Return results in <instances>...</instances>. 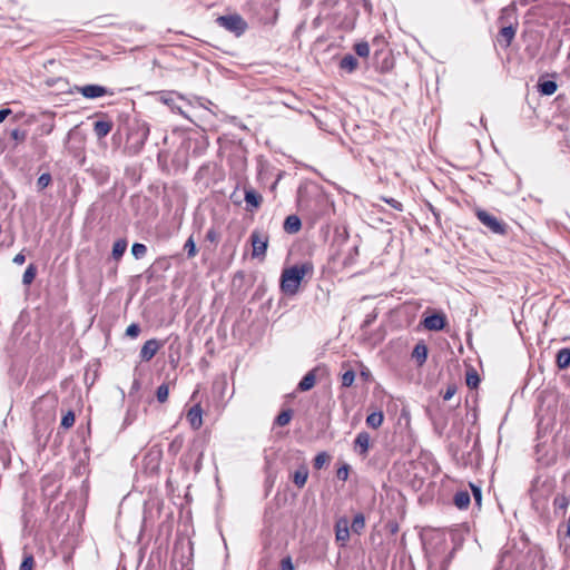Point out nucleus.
Instances as JSON below:
<instances>
[{
	"instance_id": "58836bf2",
	"label": "nucleus",
	"mask_w": 570,
	"mask_h": 570,
	"mask_svg": "<svg viewBox=\"0 0 570 570\" xmlns=\"http://www.w3.org/2000/svg\"><path fill=\"white\" fill-rule=\"evenodd\" d=\"M35 566V559L32 554L24 556L19 570H32Z\"/></svg>"
},
{
	"instance_id": "c03bdc74",
	"label": "nucleus",
	"mask_w": 570,
	"mask_h": 570,
	"mask_svg": "<svg viewBox=\"0 0 570 570\" xmlns=\"http://www.w3.org/2000/svg\"><path fill=\"white\" fill-rule=\"evenodd\" d=\"M455 393H456V386L454 384L449 385L446 387V391L443 394V400L444 401L451 400Z\"/></svg>"
},
{
	"instance_id": "a878e982",
	"label": "nucleus",
	"mask_w": 570,
	"mask_h": 570,
	"mask_svg": "<svg viewBox=\"0 0 570 570\" xmlns=\"http://www.w3.org/2000/svg\"><path fill=\"white\" fill-rule=\"evenodd\" d=\"M127 249V242L125 239H118L112 246V257L119 259Z\"/></svg>"
},
{
	"instance_id": "a18cd8bd",
	"label": "nucleus",
	"mask_w": 570,
	"mask_h": 570,
	"mask_svg": "<svg viewBox=\"0 0 570 570\" xmlns=\"http://www.w3.org/2000/svg\"><path fill=\"white\" fill-rule=\"evenodd\" d=\"M471 489H472V493H473L475 502L480 505L481 504V500H482L481 489L479 487L473 485V484H471Z\"/></svg>"
},
{
	"instance_id": "f704fd0d",
	"label": "nucleus",
	"mask_w": 570,
	"mask_h": 570,
	"mask_svg": "<svg viewBox=\"0 0 570 570\" xmlns=\"http://www.w3.org/2000/svg\"><path fill=\"white\" fill-rule=\"evenodd\" d=\"M292 419V412L289 410L281 412L275 420V423L279 426H285Z\"/></svg>"
},
{
	"instance_id": "ea45409f",
	"label": "nucleus",
	"mask_w": 570,
	"mask_h": 570,
	"mask_svg": "<svg viewBox=\"0 0 570 570\" xmlns=\"http://www.w3.org/2000/svg\"><path fill=\"white\" fill-rule=\"evenodd\" d=\"M10 136L17 142H22L27 138V131L26 130H21L19 128H16V129L11 130Z\"/></svg>"
},
{
	"instance_id": "dca6fc26",
	"label": "nucleus",
	"mask_w": 570,
	"mask_h": 570,
	"mask_svg": "<svg viewBox=\"0 0 570 570\" xmlns=\"http://www.w3.org/2000/svg\"><path fill=\"white\" fill-rule=\"evenodd\" d=\"M112 129V122L109 120H98L94 124V132L100 139L106 137Z\"/></svg>"
},
{
	"instance_id": "4be33fe9",
	"label": "nucleus",
	"mask_w": 570,
	"mask_h": 570,
	"mask_svg": "<svg viewBox=\"0 0 570 570\" xmlns=\"http://www.w3.org/2000/svg\"><path fill=\"white\" fill-rule=\"evenodd\" d=\"M412 356L421 365L426 361L428 357V347L423 343H419L415 345L412 352Z\"/></svg>"
},
{
	"instance_id": "c9c22d12",
	"label": "nucleus",
	"mask_w": 570,
	"mask_h": 570,
	"mask_svg": "<svg viewBox=\"0 0 570 570\" xmlns=\"http://www.w3.org/2000/svg\"><path fill=\"white\" fill-rule=\"evenodd\" d=\"M342 386L350 387L355 381V372L353 370H348L342 375Z\"/></svg>"
},
{
	"instance_id": "393cba45",
	"label": "nucleus",
	"mask_w": 570,
	"mask_h": 570,
	"mask_svg": "<svg viewBox=\"0 0 570 570\" xmlns=\"http://www.w3.org/2000/svg\"><path fill=\"white\" fill-rule=\"evenodd\" d=\"M557 83L552 80H546L539 83V91L544 96H551L557 91Z\"/></svg>"
},
{
	"instance_id": "49530a36",
	"label": "nucleus",
	"mask_w": 570,
	"mask_h": 570,
	"mask_svg": "<svg viewBox=\"0 0 570 570\" xmlns=\"http://www.w3.org/2000/svg\"><path fill=\"white\" fill-rule=\"evenodd\" d=\"M385 202H386L391 207L395 208L396 210H400V212H401V210L403 209V205H402L399 200H396V199H394V198H386V199H385Z\"/></svg>"
},
{
	"instance_id": "9b49d317",
	"label": "nucleus",
	"mask_w": 570,
	"mask_h": 570,
	"mask_svg": "<svg viewBox=\"0 0 570 570\" xmlns=\"http://www.w3.org/2000/svg\"><path fill=\"white\" fill-rule=\"evenodd\" d=\"M445 323L443 314H433L423 320V325L429 331H441L444 328Z\"/></svg>"
},
{
	"instance_id": "9d476101",
	"label": "nucleus",
	"mask_w": 570,
	"mask_h": 570,
	"mask_svg": "<svg viewBox=\"0 0 570 570\" xmlns=\"http://www.w3.org/2000/svg\"><path fill=\"white\" fill-rule=\"evenodd\" d=\"M370 434L367 432H360L354 441V451L362 455L366 456L370 449Z\"/></svg>"
},
{
	"instance_id": "423d86ee",
	"label": "nucleus",
	"mask_w": 570,
	"mask_h": 570,
	"mask_svg": "<svg viewBox=\"0 0 570 570\" xmlns=\"http://www.w3.org/2000/svg\"><path fill=\"white\" fill-rule=\"evenodd\" d=\"M250 240L253 246L252 256L254 258L264 257L267 250L268 237L258 232H253Z\"/></svg>"
},
{
	"instance_id": "09e8293b",
	"label": "nucleus",
	"mask_w": 570,
	"mask_h": 570,
	"mask_svg": "<svg viewBox=\"0 0 570 570\" xmlns=\"http://www.w3.org/2000/svg\"><path fill=\"white\" fill-rule=\"evenodd\" d=\"M24 261H26V256L22 253H19L13 257V263L17 265H22L24 263Z\"/></svg>"
},
{
	"instance_id": "bb28decb",
	"label": "nucleus",
	"mask_w": 570,
	"mask_h": 570,
	"mask_svg": "<svg viewBox=\"0 0 570 570\" xmlns=\"http://www.w3.org/2000/svg\"><path fill=\"white\" fill-rule=\"evenodd\" d=\"M365 528V518L362 513H357L351 524V529L355 533H361Z\"/></svg>"
},
{
	"instance_id": "0eeeda50",
	"label": "nucleus",
	"mask_w": 570,
	"mask_h": 570,
	"mask_svg": "<svg viewBox=\"0 0 570 570\" xmlns=\"http://www.w3.org/2000/svg\"><path fill=\"white\" fill-rule=\"evenodd\" d=\"M161 347V343L156 338H150L145 342L140 350V358L145 362L150 361Z\"/></svg>"
},
{
	"instance_id": "a211bd4d",
	"label": "nucleus",
	"mask_w": 570,
	"mask_h": 570,
	"mask_svg": "<svg viewBox=\"0 0 570 570\" xmlns=\"http://www.w3.org/2000/svg\"><path fill=\"white\" fill-rule=\"evenodd\" d=\"M315 372L316 370H312L309 372H307L303 379L301 380V382L298 383V390L299 391H309L311 389L314 387L315 383H316V375H315Z\"/></svg>"
},
{
	"instance_id": "ddd939ff",
	"label": "nucleus",
	"mask_w": 570,
	"mask_h": 570,
	"mask_svg": "<svg viewBox=\"0 0 570 570\" xmlns=\"http://www.w3.org/2000/svg\"><path fill=\"white\" fill-rule=\"evenodd\" d=\"M159 100L167 105L171 111L181 115L184 118L190 120L189 116L175 102L174 92H161Z\"/></svg>"
},
{
	"instance_id": "f8f14e48",
	"label": "nucleus",
	"mask_w": 570,
	"mask_h": 570,
	"mask_svg": "<svg viewBox=\"0 0 570 570\" xmlns=\"http://www.w3.org/2000/svg\"><path fill=\"white\" fill-rule=\"evenodd\" d=\"M187 420L194 430L200 429L203 425V410L199 404L194 405L187 413Z\"/></svg>"
},
{
	"instance_id": "412c9836",
	"label": "nucleus",
	"mask_w": 570,
	"mask_h": 570,
	"mask_svg": "<svg viewBox=\"0 0 570 570\" xmlns=\"http://www.w3.org/2000/svg\"><path fill=\"white\" fill-rule=\"evenodd\" d=\"M557 366L560 368V370H564V368H568L570 366V348H561L558 353H557Z\"/></svg>"
},
{
	"instance_id": "4c0bfd02",
	"label": "nucleus",
	"mask_w": 570,
	"mask_h": 570,
	"mask_svg": "<svg viewBox=\"0 0 570 570\" xmlns=\"http://www.w3.org/2000/svg\"><path fill=\"white\" fill-rule=\"evenodd\" d=\"M50 183H51V175L48 173H45L39 176V178L37 180V187L39 190H42V189L47 188L50 185Z\"/></svg>"
},
{
	"instance_id": "c756f323",
	"label": "nucleus",
	"mask_w": 570,
	"mask_h": 570,
	"mask_svg": "<svg viewBox=\"0 0 570 570\" xmlns=\"http://www.w3.org/2000/svg\"><path fill=\"white\" fill-rule=\"evenodd\" d=\"M330 461V455L326 453V452H320L315 458H314V468L317 469V470H321L324 465H326Z\"/></svg>"
},
{
	"instance_id": "20e7f679",
	"label": "nucleus",
	"mask_w": 570,
	"mask_h": 570,
	"mask_svg": "<svg viewBox=\"0 0 570 570\" xmlns=\"http://www.w3.org/2000/svg\"><path fill=\"white\" fill-rule=\"evenodd\" d=\"M149 136V126L146 122H136L128 134V140L136 149L142 148Z\"/></svg>"
},
{
	"instance_id": "f3484780",
	"label": "nucleus",
	"mask_w": 570,
	"mask_h": 570,
	"mask_svg": "<svg viewBox=\"0 0 570 570\" xmlns=\"http://www.w3.org/2000/svg\"><path fill=\"white\" fill-rule=\"evenodd\" d=\"M308 478V468L302 464L293 474V482L297 488H303Z\"/></svg>"
},
{
	"instance_id": "f257e3e1",
	"label": "nucleus",
	"mask_w": 570,
	"mask_h": 570,
	"mask_svg": "<svg viewBox=\"0 0 570 570\" xmlns=\"http://www.w3.org/2000/svg\"><path fill=\"white\" fill-rule=\"evenodd\" d=\"M312 272L313 266L309 263L285 268L281 276V291L288 296L297 294L304 276Z\"/></svg>"
},
{
	"instance_id": "72a5a7b5",
	"label": "nucleus",
	"mask_w": 570,
	"mask_h": 570,
	"mask_svg": "<svg viewBox=\"0 0 570 570\" xmlns=\"http://www.w3.org/2000/svg\"><path fill=\"white\" fill-rule=\"evenodd\" d=\"M168 395H169V387L167 384L164 383L157 387L156 396H157L158 402H160V403L166 402L168 399Z\"/></svg>"
},
{
	"instance_id": "8fccbe9b",
	"label": "nucleus",
	"mask_w": 570,
	"mask_h": 570,
	"mask_svg": "<svg viewBox=\"0 0 570 570\" xmlns=\"http://www.w3.org/2000/svg\"><path fill=\"white\" fill-rule=\"evenodd\" d=\"M11 109H0V122H2L10 114Z\"/></svg>"
},
{
	"instance_id": "e433bc0d",
	"label": "nucleus",
	"mask_w": 570,
	"mask_h": 570,
	"mask_svg": "<svg viewBox=\"0 0 570 570\" xmlns=\"http://www.w3.org/2000/svg\"><path fill=\"white\" fill-rule=\"evenodd\" d=\"M75 424V413L72 411H68L61 419V426L63 429H70Z\"/></svg>"
},
{
	"instance_id": "1a4fd4ad",
	"label": "nucleus",
	"mask_w": 570,
	"mask_h": 570,
	"mask_svg": "<svg viewBox=\"0 0 570 570\" xmlns=\"http://www.w3.org/2000/svg\"><path fill=\"white\" fill-rule=\"evenodd\" d=\"M335 538L341 546L344 547L350 539L348 520L346 518L340 519L335 523Z\"/></svg>"
},
{
	"instance_id": "473e14b6",
	"label": "nucleus",
	"mask_w": 570,
	"mask_h": 570,
	"mask_svg": "<svg viewBox=\"0 0 570 570\" xmlns=\"http://www.w3.org/2000/svg\"><path fill=\"white\" fill-rule=\"evenodd\" d=\"M184 249L187 252V257L188 258H193L196 256L197 254V249H196V244H195V240H194V237L190 236L185 245H184Z\"/></svg>"
},
{
	"instance_id": "6ab92c4d",
	"label": "nucleus",
	"mask_w": 570,
	"mask_h": 570,
	"mask_svg": "<svg viewBox=\"0 0 570 570\" xmlns=\"http://www.w3.org/2000/svg\"><path fill=\"white\" fill-rule=\"evenodd\" d=\"M301 219L296 215H289L286 217L284 222V229L289 233L294 234L297 233L301 229Z\"/></svg>"
},
{
	"instance_id": "3c124183",
	"label": "nucleus",
	"mask_w": 570,
	"mask_h": 570,
	"mask_svg": "<svg viewBox=\"0 0 570 570\" xmlns=\"http://www.w3.org/2000/svg\"><path fill=\"white\" fill-rule=\"evenodd\" d=\"M181 444V441H178L177 439L174 440L170 444V449L177 448Z\"/></svg>"
},
{
	"instance_id": "37998d69",
	"label": "nucleus",
	"mask_w": 570,
	"mask_h": 570,
	"mask_svg": "<svg viewBox=\"0 0 570 570\" xmlns=\"http://www.w3.org/2000/svg\"><path fill=\"white\" fill-rule=\"evenodd\" d=\"M348 471H350V468L348 465H343L341 466L338 470H337V478L342 481H346L347 478H348Z\"/></svg>"
},
{
	"instance_id": "7c9ffc66",
	"label": "nucleus",
	"mask_w": 570,
	"mask_h": 570,
	"mask_svg": "<svg viewBox=\"0 0 570 570\" xmlns=\"http://www.w3.org/2000/svg\"><path fill=\"white\" fill-rule=\"evenodd\" d=\"M147 253V247L144 244L135 243L131 247V254L136 259H141Z\"/></svg>"
},
{
	"instance_id": "f03ea898",
	"label": "nucleus",
	"mask_w": 570,
	"mask_h": 570,
	"mask_svg": "<svg viewBox=\"0 0 570 570\" xmlns=\"http://www.w3.org/2000/svg\"><path fill=\"white\" fill-rule=\"evenodd\" d=\"M216 22L219 27L234 33L236 37H240L248 29L246 20L238 13L219 16Z\"/></svg>"
},
{
	"instance_id": "aec40b11",
	"label": "nucleus",
	"mask_w": 570,
	"mask_h": 570,
	"mask_svg": "<svg viewBox=\"0 0 570 570\" xmlns=\"http://www.w3.org/2000/svg\"><path fill=\"white\" fill-rule=\"evenodd\" d=\"M358 67V60L353 55L344 56L340 61V68L353 72Z\"/></svg>"
},
{
	"instance_id": "de8ad7c7",
	"label": "nucleus",
	"mask_w": 570,
	"mask_h": 570,
	"mask_svg": "<svg viewBox=\"0 0 570 570\" xmlns=\"http://www.w3.org/2000/svg\"><path fill=\"white\" fill-rule=\"evenodd\" d=\"M206 239L214 243L218 239V234L217 232L215 230V228H210L207 230V234H206Z\"/></svg>"
},
{
	"instance_id": "cd10ccee",
	"label": "nucleus",
	"mask_w": 570,
	"mask_h": 570,
	"mask_svg": "<svg viewBox=\"0 0 570 570\" xmlns=\"http://www.w3.org/2000/svg\"><path fill=\"white\" fill-rule=\"evenodd\" d=\"M36 275H37V267L33 264H30L23 273L22 283L24 285H30L33 282Z\"/></svg>"
},
{
	"instance_id": "603ef678",
	"label": "nucleus",
	"mask_w": 570,
	"mask_h": 570,
	"mask_svg": "<svg viewBox=\"0 0 570 570\" xmlns=\"http://www.w3.org/2000/svg\"><path fill=\"white\" fill-rule=\"evenodd\" d=\"M508 10H509L508 8H504V9L502 10V14H504L505 12H508Z\"/></svg>"
},
{
	"instance_id": "2eb2a0df",
	"label": "nucleus",
	"mask_w": 570,
	"mask_h": 570,
	"mask_svg": "<svg viewBox=\"0 0 570 570\" xmlns=\"http://www.w3.org/2000/svg\"><path fill=\"white\" fill-rule=\"evenodd\" d=\"M245 202L247 206L257 209L263 202V197L253 188H245Z\"/></svg>"
},
{
	"instance_id": "39448f33",
	"label": "nucleus",
	"mask_w": 570,
	"mask_h": 570,
	"mask_svg": "<svg viewBox=\"0 0 570 570\" xmlns=\"http://www.w3.org/2000/svg\"><path fill=\"white\" fill-rule=\"evenodd\" d=\"M75 90L87 99H96L106 95H114V92L100 85L76 86Z\"/></svg>"
},
{
	"instance_id": "2f4dec72",
	"label": "nucleus",
	"mask_w": 570,
	"mask_h": 570,
	"mask_svg": "<svg viewBox=\"0 0 570 570\" xmlns=\"http://www.w3.org/2000/svg\"><path fill=\"white\" fill-rule=\"evenodd\" d=\"M354 50L357 56L366 58L370 55V46L366 41H362L355 45Z\"/></svg>"
},
{
	"instance_id": "5701e85b",
	"label": "nucleus",
	"mask_w": 570,
	"mask_h": 570,
	"mask_svg": "<svg viewBox=\"0 0 570 570\" xmlns=\"http://www.w3.org/2000/svg\"><path fill=\"white\" fill-rule=\"evenodd\" d=\"M453 501L459 509H466L470 504V494L468 491H459L454 494Z\"/></svg>"
},
{
	"instance_id": "6e6552de",
	"label": "nucleus",
	"mask_w": 570,
	"mask_h": 570,
	"mask_svg": "<svg viewBox=\"0 0 570 570\" xmlns=\"http://www.w3.org/2000/svg\"><path fill=\"white\" fill-rule=\"evenodd\" d=\"M570 504V494L557 493L552 501L554 515H564Z\"/></svg>"
},
{
	"instance_id": "7ed1b4c3",
	"label": "nucleus",
	"mask_w": 570,
	"mask_h": 570,
	"mask_svg": "<svg viewBox=\"0 0 570 570\" xmlns=\"http://www.w3.org/2000/svg\"><path fill=\"white\" fill-rule=\"evenodd\" d=\"M475 215L478 219L492 233L498 235H504L507 233V225L487 210L476 209Z\"/></svg>"
},
{
	"instance_id": "79ce46f5",
	"label": "nucleus",
	"mask_w": 570,
	"mask_h": 570,
	"mask_svg": "<svg viewBox=\"0 0 570 570\" xmlns=\"http://www.w3.org/2000/svg\"><path fill=\"white\" fill-rule=\"evenodd\" d=\"M281 570H295L292 558L285 557L281 561Z\"/></svg>"
},
{
	"instance_id": "c85d7f7f",
	"label": "nucleus",
	"mask_w": 570,
	"mask_h": 570,
	"mask_svg": "<svg viewBox=\"0 0 570 570\" xmlns=\"http://www.w3.org/2000/svg\"><path fill=\"white\" fill-rule=\"evenodd\" d=\"M465 382L470 389H475L479 385L480 377L475 370L471 368L466 372Z\"/></svg>"
},
{
	"instance_id": "4468645a",
	"label": "nucleus",
	"mask_w": 570,
	"mask_h": 570,
	"mask_svg": "<svg viewBox=\"0 0 570 570\" xmlns=\"http://www.w3.org/2000/svg\"><path fill=\"white\" fill-rule=\"evenodd\" d=\"M517 28L512 24L501 28L498 35V42L504 47H509L515 37Z\"/></svg>"
},
{
	"instance_id": "b1692460",
	"label": "nucleus",
	"mask_w": 570,
	"mask_h": 570,
	"mask_svg": "<svg viewBox=\"0 0 570 570\" xmlns=\"http://www.w3.org/2000/svg\"><path fill=\"white\" fill-rule=\"evenodd\" d=\"M384 421L382 411L373 412L366 417V424L372 429H379Z\"/></svg>"
},
{
	"instance_id": "a19ab883",
	"label": "nucleus",
	"mask_w": 570,
	"mask_h": 570,
	"mask_svg": "<svg viewBox=\"0 0 570 570\" xmlns=\"http://www.w3.org/2000/svg\"><path fill=\"white\" fill-rule=\"evenodd\" d=\"M139 332H140V327H139V325H138V324H136V323L130 324V325L127 327V330H126V334H127L128 336H130V337H136V336H138Z\"/></svg>"
}]
</instances>
